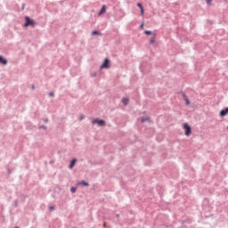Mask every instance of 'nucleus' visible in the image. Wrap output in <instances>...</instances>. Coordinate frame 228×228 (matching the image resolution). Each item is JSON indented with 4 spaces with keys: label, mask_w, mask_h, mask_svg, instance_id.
<instances>
[{
    "label": "nucleus",
    "mask_w": 228,
    "mask_h": 228,
    "mask_svg": "<svg viewBox=\"0 0 228 228\" xmlns=\"http://www.w3.org/2000/svg\"><path fill=\"white\" fill-rule=\"evenodd\" d=\"M185 102H186L187 106H190V100L188 98L185 100Z\"/></svg>",
    "instance_id": "obj_17"
},
{
    "label": "nucleus",
    "mask_w": 228,
    "mask_h": 228,
    "mask_svg": "<svg viewBox=\"0 0 228 228\" xmlns=\"http://www.w3.org/2000/svg\"><path fill=\"white\" fill-rule=\"evenodd\" d=\"M147 121H149V118H141V122H147Z\"/></svg>",
    "instance_id": "obj_12"
},
{
    "label": "nucleus",
    "mask_w": 228,
    "mask_h": 228,
    "mask_svg": "<svg viewBox=\"0 0 228 228\" xmlns=\"http://www.w3.org/2000/svg\"><path fill=\"white\" fill-rule=\"evenodd\" d=\"M182 97H183V99L184 101H186V99H188V96H186V94H183Z\"/></svg>",
    "instance_id": "obj_16"
},
{
    "label": "nucleus",
    "mask_w": 228,
    "mask_h": 228,
    "mask_svg": "<svg viewBox=\"0 0 228 228\" xmlns=\"http://www.w3.org/2000/svg\"><path fill=\"white\" fill-rule=\"evenodd\" d=\"M140 28L143 29V23L141 24Z\"/></svg>",
    "instance_id": "obj_24"
},
{
    "label": "nucleus",
    "mask_w": 228,
    "mask_h": 228,
    "mask_svg": "<svg viewBox=\"0 0 228 228\" xmlns=\"http://www.w3.org/2000/svg\"><path fill=\"white\" fill-rule=\"evenodd\" d=\"M227 129H228V126H227Z\"/></svg>",
    "instance_id": "obj_26"
},
{
    "label": "nucleus",
    "mask_w": 228,
    "mask_h": 228,
    "mask_svg": "<svg viewBox=\"0 0 228 228\" xmlns=\"http://www.w3.org/2000/svg\"><path fill=\"white\" fill-rule=\"evenodd\" d=\"M93 124H98L100 126H106V122L102 119H94Z\"/></svg>",
    "instance_id": "obj_3"
},
{
    "label": "nucleus",
    "mask_w": 228,
    "mask_h": 228,
    "mask_svg": "<svg viewBox=\"0 0 228 228\" xmlns=\"http://www.w3.org/2000/svg\"><path fill=\"white\" fill-rule=\"evenodd\" d=\"M137 6H138V8H140V10H141L142 8H143V6L142 5V4H137Z\"/></svg>",
    "instance_id": "obj_18"
},
{
    "label": "nucleus",
    "mask_w": 228,
    "mask_h": 228,
    "mask_svg": "<svg viewBox=\"0 0 228 228\" xmlns=\"http://www.w3.org/2000/svg\"><path fill=\"white\" fill-rule=\"evenodd\" d=\"M184 134L185 136H190L191 134V126H190V125H188V123H183V125Z\"/></svg>",
    "instance_id": "obj_1"
},
{
    "label": "nucleus",
    "mask_w": 228,
    "mask_h": 228,
    "mask_svg": "<svg viewBox=\"0 0 228 228\" xmlns=\"http://www.w3.org/2000/svg\"><path fill=\"white\" fill-rule=\"evenodd\" d=\"M32 90H35V86H32Z\"/></svg>",
    "instance_id": "obj_25"
},
{
    "label": "nucleus",
    "mask_w": 228,
    "mask_h": 228,
    "mask_svg": "<svg viewBox=\"0 0 228 228\" xmlns=\"http://www.w3.org/2000/svg\"><path fill=\"white\" fill-rule=\"evenodd\" d=\"M49 95L50 97H54V93H50Z\"/></svg>",
    "instance_id": "obj_21"
},
{
    "label": "nucleus",
    "mask_w": 228,
    "mask_h": 228,
    "mask_svg": "<svg viewBox=\"0 0 228 228\" xmlns=\"http://www.w3.org/2000/svg\"><path fill=\"white\" fill-rule=\"evenodd\" d=\"M92 35H101V33H99V31L97 30H94L92 32Z\"/></svg>",
    "instance_id": "obj_15"
},
{
    "label": "nucleus",
    "mask_w": 228,
    "mask_h": 228,
    "mask_svg": "<svg viewBox=\"0 0 228 228\" xmlns=\"http://www.w3.org/2000/svg\"><path fill=\"white\" fill-rule=\"evenodd\" d=\"M84 118H85V115H81V116L79 117V120H84Z\"/></svg>",
    "instance_id": "obj_19"
},
{
    "label": "nucleus",
    "mask_w": 228,
    "mask_h": 228,
    "mask_svg": "<svg viewBox=\"0 0 228 228\" xmlns=\"http://www.w3.org/2000/svg\"><path fill=\"white\" fill-rule=\"evenodd\" d=\"M211 1H212V0H207V3H208V4H211Z\"/></svg>",
    "instance_id": "obj_23"
},
{
    "label": "nucleus",
    "mask_w": 228,
    "mask_h": 228,
    "mask_svg": "<svg viewBox=\"0 0 228 228\" xmlns=\"http://www.w3.org/2000/svg\"><path fill=\"white\" fill-rule=\"evenodd\" d=\"M77 160L76 159H74L72 161H71V164L69 165V168H74V166L76 165V162Z\"/></svg>",
    "instance_id": "obj_10"
},
{
    "label": "nucleus",
    "mask_w": 228,
    "mask_h": 228,
    "mask_svg": "<svg viewBox=\"0 0 228 228\" xmlns=\"http://www.w3.org/2000/svg\"><path fill=\"white\" fill-rule=\"evenodd\" d=\"M227 113H228V108H226L225 110H222L220 111V116L221 117H225V115H227Z\"/></svg>",
    "instance_id": "obj_5"
},
{
    "label": "nucleus",
    "mask_w": 228,
    "mask_h": 228,
    "mask_svg": "<svg viewBox=\"0 0 228 228\" xmlns=\"http://www.w3.org/2000/svg\"><path fill=\"white\" fill-rule=\"evenodd\" d=\"M26 22H25V28H28V26H35V20L29 19V17H25Z\"/></svg>",
    "instance_id": "obj_2"
},
{
    "label": "nucleus",
    "mask_w": 228,
    "mask_h": 228,
    "mask_svg": "<svg viewBox=\"0 0 228 228\" xmlns=\"http://www.w3.org/2000/svg\"><path fill=\"white\" fill-rule=\"evenodd\" d=\"M0 63H3V65H7L8 61H6V59L3 58V56H0Z\"/></svg>",
    "instance_id": "obj_8"
},
{
    "label": "nucleus",
    "mask_w": 228,
    "mask_h": 228,
    "mask_svg": "<svg viewBox=\"0 0 228 228\" xmlns=\"http://www.w3.org/2000/svg\"><path fill=\"white\" fill-rule=\"evenodd\" d=\"M103 13H106V5H102L100 12L98 13V15H102Z\"/></svg>",
    "instance_id": "obj_6"
},
{
    "label": "nucleus",
    "mask_w": 228,
    "mask_h": 228,
    "mask_svg": "<svg viewBox=\"0 0 228 228\" xmlns=\"http://www.w3.org/2000/svg\"><path fill=\"white\" fill-rule=\"evenodd\" d=\"M144 11H143V7L141 9V15H143Z\"/></svg>",
    "instance_id": "obj_20"
},
{
    "label": "nucleus",
    "mask_w": 228,
    "mask_h": 228,
    "mask_svg": "<svg viewBox=\"0 0 228 228\" xmlns=\"http://www.w3.org/2000/svg\"><path fill=\"white\" fill-rule=\"evenodd\" d=\"M101 69H110V59H105Z\"/></svg>",
    "instance_id": "obj_4"
},
{
    "label": "nucleus",
    "mask_w": 228,
    "mask_h": 228,
    "mask_svg": "<svg viewBox=\"0 0 228 228\" xmlns=\"http://www.w3.org/2000/svg\"><path fill=\"white\" fill-rule=\"evenodd\" d=\"M144 33H145V35H151V37H153V35H156V33H154L151 30H145Z\"/></svg>",
    "instance_id": "obj_11"
},
{
    "label": "nucleus",
    "mask_w": 228,
    "mask_h": 228,
    "mask_svg": "<svg viewBox=\"0 0 228 228\" xmlns=\"http://www.w3.org/2000/svg\"><path fill=\"white\" fill-rule=\"evenodd\" d=\"M76 187H71L70 188V191H71V193H76Z\"/></svg>",
    "instance_id": "obj_14"
},
{
    "label": "nucleus",
    "mask_w": 228,
    "mask_h": 228,
    "mask_svg": "<svg viewBox=\"0 0 228 228\" xmlns=\"http://www.w3.org/2000/svg\"><path fill=\"white\" fill-rule=\"evenodd\" d=\"M156 42V34H153V36H151V39H150V44L154 45Z\"/></svg>",
    "instance_id": "obj_7"
},
{
    "label": "nucleus",
    "mask_w": 228,
    "mask_h": 228,
    "mask_svg": "<svg viewBox=\"0 0 228 228\" xmlns=\"http://www.w3.org/2000/svg\"><path fill=\"white\" fill-rule=\"evenodd\" d=\"M122 102H123V104H125V106H127V104H129V99L124 98V99L122 100Z\"/></svg>",
    "instance_id": "obj_9"
},
{
    "label": "nucleus",
    "mask_w": 228,
    "mask_h": 228,
    "mask_svg": "<svg viewBox=\"0 0 228 228\" xmlns=\"http://www.w3.org/2000/svg\"><path fill=\"white\" fill-rule=\"evenodd\" d=\"M50 211H54V207H50Z\"/></svg>",
    "instance_id": "obj_22"
},
{
    "label": "nucleus",
    "mask_w": 228,
    "mask_h": 228,
    "mask_svg": "<svg viewBox=\"0 0 228 228\" xmlns=\"http://www.w3.org/2000/svg\"><path fill=\"white\" fill-rule=\"evenodd\" d=\"M80 183L83 184V186H88V183L85 182V180H83Z\"/></svg>",
    "instance_id": "obj_13"
}]
</instances>
